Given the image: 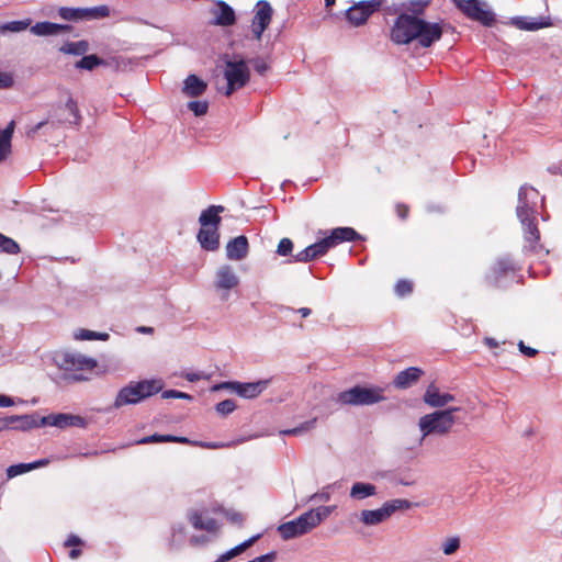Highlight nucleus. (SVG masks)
<instances>
[{
  "instance_id": "1",
  "label": "nucleus",
  "mask_w": 562,
  "mask_h": 562,
  "mask_svg": "<svg viewBox=\"0 0 562 562\" xmlns=\"http://www.w3.org/2000/svg\"><path fill=\"white\" fill-rule=\"evenodd\" d=\"M538 191L530 186H522L518 193V205L516 213L524 227L525 239L529 244L531 250L536 249V245L540 239V233L536 223L535 210Z\"/></svg>"
},
{
  "instance_id": "2",
  "label": "nucleus",
  "mask_w": 562,
  "mask_h": 562,
  "mask_svg": "<svg viewBox=\"0 0 562 562\" xmlns=\"http://www.w3.org/2000/svg\"><path fill=\"white\" fill-rule=\"evenodd\" d=\"M161 390L162 383L160 380L132 381L119 391L113 407L121 408L125 405L138 404Z\"/></svg>"
},
{
  "instance_id": "3",
  "label": "nucleus",
  "mask_w": 562,
  "mask_h": 562,
  "mask_svg": "<svg viewBox=\"0 0 562 562\" xmlns=\"http://www.w3.org/2000/svg\"><path fill=\"white\" fill-rule=\"evenodd\" d=\"M384 400L383 387L359 384L339 392L335 397V402L341 406H371Z\"/></svg>"
},
{
  "instance_id": "4",
  "label": "nucleus",
  "mask_w": 562,
  "mask_h": 562,
  "mask_svg": "<svg viewBox=\"0 0 562 562\" xmlns=\"http://www.w3.org/2000/svg\"><path fill=\"white\" fill-rule=\"evenodd\" d=\"M459 411V407H452L422 416L418 420L422 440L430 435H447L456 423L454 413Z\"/></svg>"
},
{
  "instance_id": "5",
  "label": "nucleus",
  "mask_w": 562,
  "mask_h": 562,
  "mask_svg": "<svg viewBox=\"0 0 562 562\" xmlns=\"http://www.w3.org/2000/svg\"><path fill=\"white\" fill-rule=\"evenodd\" d=\"M224 77L227 81L225 95L229 97L234 91L245 87L250 79V70L244 58L235 56L225 60Z\"/></svg>"
},
{
  "instance_id": "6",
  "label": "nucleus",
  "mask_w": 562,
  "mask_h": 562,
  "mask_svg": "<svg viewBox=\"0 0 562 562\" xmlns=\"http://www.w3.org/2000/svg\"><path fill=\"white\" fill-rule=\"evenodd\" d=\"M422 19L408 13H400L391 29V40L395 44H409L416 38Z\"/></svg>"
},
{
  "instance_id": "7",
  "label": "nucleus",
  "mask_w": 562,
  "mask_h": 562,
  "mask_svg": "<svg viewBox=\"0 0 562 562\" xmlns=\"http://www.w3.org/2000/svg\"><path fill=\"white\" fill-rule=\"evenodd\" d=\"M382 3L383 0H362L356 2L346 10V19L352 26H361L374 12L380 10Z\"/></svg>"
},
{
  "instance_id": "8",
  "label": "nucleus",
  "mask_w": 562,
  "mask_h": 562,
  "mask_svg": "<svg viewBox=\"0 0 562 562\" xmlns=\"http://www.w3.org/2000/svg\"><path fill=\"white\" fill-rule=\"evenodd\" d=\"M58 14L66 21H90L103 19L110 15V9L108 5H99L93 8H68L61 7L58 10Z\"/></svg>"
},
{
  "instance_id": "9",
  "label": "nucleus",
  "mask_w": 562,
  "mask_h": 562,
  "mask_svg": "<svg viewBox=\"0 0 562 562\" xmlns=\"http://www.w3.org/2000/svg\"><path fill=\"white\" fill-rule=\"evenodd\" d=\"M456 7L462 11L468 18L479 21L485 26H492L495 22V14L484 9L485 3L479 0H452Z\"/></svg>"
},
{
  "instance_id": "10",
  "label": "nucleus",
  "mask_w": 562,
  "mask_h": 562,
  "mask_svg": "<svg viewBox=\"0 0 562 562\" xmlns=\"http://www.w3.org/2000/svg\"><path fill=\"white\" fill-rule=\"evenodd\" d=\"M56 362L58 367L65 371L93 370L98 366L95 359L71 351L58 353L56 356Z\"/></svg>"
},
{
  "instance_id": "11",
  "label": "nucleus",
  "mask_w": 562,
  "mask_h": 562,
  "mask_svg": "<svg viewBox=\"0 0 562 562\" xmlns=\"http://www.w3.org/2000/svg\"><path fill=\"white\" fill-rule=\"evenodd\" d=\"M311 518V515H308V512H306L299 516L296 519L281 524L278 527V532L285 541L306 535L315 528Z\"/></svg>"
},
{
  "instance_id": "12",
  "label": "nucleus",
  "mask_w": 562,
  "mask_h": 562,
  "mask_svg": "<svg viewBox=\"0 0 562 562\" xmlns=\"http://www.w3.org/2000/svg\"><path fill=\"white\" fill-rule=\"evenodd\" d=\"M1 430H21L27 431L33 428H38V415L37 414H25V415H11L0 417Z\"/></svg>"
},
{
  "instance_id": "13",
  "label": "nucleus",
  "mask_w": 562,
  "mask_h": 562,
  "mask_svg": "<svg viewBox=\"0 0 562 562\" xmlns=\"http://www.w3.org/2000/svg\"><path fill=\"white\" fill-rule=\"evenodd\" d=\"M40 427L42 426H54L58 428H67V427H80L85 428L87 426V420L79 416L66 413L59 414H50L48 416L40 417L38 416Z\"/></svg>"
},
{
  "instance_id": "14",
  "label": "nucleus",
  "mask_w": 562,
  "mask_h": 562,
  "mask_svg": "<svg viewBox=\"0 0 562 562\" xmlns=\"http://www.w3.org/2000/svg\"><path fill=\"white\" fill-rule=\"evenodd\" d=\"M256 13L251 21V31L256 40H260L265 30L269 26L273 10L266 0H260L256 4Z\"/></svg>"
},
{
  "instance_id": "15",
  "label": "nucleus",
  "mask_w": 562,
  "mask_h": 562,
  "mask_svg": "<svg viewBox=\"0 0 562 562\" xmlns=\"http://www.w3.org/2000/svg\"><path fill=\"white\" fill-rule=\"evenodd\" d=\"M415 35V41H417L418 45L428 48L441 38L442 27L439 23H430L422 19Z\"/></svg>"
},
{
  "instance_id": "16",
  "label": "nucleus",
  "mask_w": 562,
  "mask_h": 562,
  "mask_svg": "<svg viewBox=\"0 0 562 562\" xmlns=\"http://www.w3.org/2000/svg\"><path fill=\"white\" fill-rule=\"evenodd\" d=\"M52 117L60 124L70 123L75 125H78L81 120L77 102L71 97L67 99L64 106L55 109Z\"/></svg>"
},
{
  "instance_id": "17",
  "label": "nucleus",
  "mask_w": 562,
  "mask_h": 562,
  "mask_svg": "<svg viewBox=\"0 0 562 562\" xmlns=\"http://www.w3.org/2000/svg\"><path fill=\"white\" fill-rule=\"evenodd\" d=\"M329 248L325 239H321L305 249L301 250L296 255H293L289 262H310L316 258H319L328 252Z\"/></svg>"
},
{
  "instance_id": "18",
  "label": "nucleus",
  "mask_w": 562,
  "mask_h": 562,
  "mask_svg": "<svg viewBox=\"0 0 562 562\" xmlns=\"http://www.w3.org/2000/svg\"><path fill=\"white\" fill-rule=\"evenodd\" d=\"M510 24L524 31H537L552 25L550 16L528 18L515 16L512 18Z\"/></svg>"
},
{
  "instance_id": "19",
  "label": "nucleus",
  "mask_w": 562,
  "mask_h": 562,
  "mask_svg": "<svg viewBox=\"0 0 562 562\" xmlns=\"http://www.w3.org/2000/svg\"><path fill=\"white\" fill-rule=\"evenodd\" d=\"M424 374V371L417 367H409L398 372L393 379V385L396 389L405 390L418 382Z\"/></svg>"
},
{
  "instance_id": "20",
  "label": "nucleus",
  "mask_w": 562,
  "mask_h": 562,
  "mask_svg": "<svg viewBox=\"0 0 562 562\" xmlns=\"http://www.w3.org/2000/svg\"><path fill=\"white\" fill-rule=\"evenodd\" d=\"M248 251V239L244 235L231 239L226 245V257L229 260H243L247 257Z\"/></svg>"
},
{
  "instance_id": "21",
  "label": "nucleus",
  "mask_w": 562,
  "mask_h": 562,
  "mask_svg": "<svg viewBox=\"0 0 562 562\" xmlns=\"http://www.w3.org/2000/svg\"><path fill=\"white\" fill-rule=\"evenodd\" d=\"M361 236L352 227H337L330 231V234L324 237L328 248H333L344 241H353Z\"/></svg>"
},
{
  "instance_id": "22",
  "label": "nucleus",
  "mask_w": 562,
  "mask_h": 562,
  "mask_svg": "<svg viewBox=\"0 0 562 562\" xmlns=\"http://www.w3.org/2000/svg\"><path fill=\"white\" fill-rule=\"evenodd\" d=\"M239 284V278L234 269L228 266H222L216 272L215 286L218 290H232Z\"/></svg>"
},
{
  "instance_id": "23",
  "label": "nucleus",
  "mask_w": 562,
  "mask_h": 562,
  "mask_svg": "<svg viewBox=\"0 0 562 562\" xmlns=\"http://www.w3.org/2000/svg\"><path fill=\"white\" fill-rule=\"evenodd\" d=\"M423 400L430 407H443L448 403L454 401V395L450 393H440L436 384L431 383L427 387L423 396Z\"/></svg>"
},
{
  "instance_id": "24",
  "label": "nucleus",
  "mask_w": 562,
  "mask_h": 562,
  "mask_svg": "<svg viewBox=\"0 0 562 562\" xmlns=\"http://www.w3.org/2000/svg\"><path fill=\"white\" fill-rule=\"evenodd\" d=\"M269 383L270 380H259L248 383L236 382L235 393L244 398H255L268 387Z\"/></svg>"
},
{
  "instance_id": "25",
  "label": "nucleus",
  "mask_w": 562,
  "mask_h": 562,
  "mask_svg": "<svg viewBox=\"0 0 562 562\" xmlns=\"http://www.w3.org/2000/svg\"><path fill=\"white\" fill-rule=\"evenodd\" d=\"M196 238L201 247L207 251H215L220 247L218 227H201Z\"/></svg>"
},
{
  "instance_id": "26",
  "label": "nucleus",
  "mask_w": 562,
  "mask_h": 562,
  "mask_svg": "<svg viewBox=\"0 0 562 562\" xmlns=\"http://www.w3.org/2000/svg\"><path fill=\"white\" fill-rule=\"evenodd\" d=\"M72 27L68 24H58L48 21L37 22L31 25L30 31L36 36H52L61 32H69Z\"/></svg>"
},
{
  "instance_id": "27",
  "label": "nucleus",
  "mask_w": 562,
  "mask_h": 562,
  "mask_svg": "<svg viewBox=\"0 0 562 562\" xmlns=\"http://www.w3.org/2000/svg\"><path fill=\"white\" fill-rule=\"evenodd\" d=\"M207 89V83L200 79L196 75H189L182 87V92L189 98H198L202 95Z\"/></svg>"
},
{
  "instance_id": "28",
  "label": "nucleus",
  "mask_w": 562,
  "mask_h": 562,
  "mask_svg": "<svg viewBox=\"0 0 562 562\" xmlns=\"http://www.w3.org/2000/svg\"><path fill=\"white\" fill-rule=\"evenodd\" d=\"M225 207L222 205H210L203 210L199 217L201 227H220L222 221L220 213H223Z\"/></svg>"
},
{
  "instance_id": "29",
  "label": "nucleus",
  "mask_w": 562,
  "mask_h": 562,
  "mask_svg": "<svg viewBox=\"0 0 562 562\" xmlns=\"http://www.w3.org/2000/svg\"><path fill=\"white\" fill-rule=\"evenodd\" d=\"M216 4L218 7V10L214 11L216 18L212 24L220 26H231L235 24L236 15L233 8L222 0L217 1Z\"/></svg>"
},
{
  "instance_id": "30",
  "label": "nucleus",
  "mask_w": 562,
  "mask_h": 562,
  "mask_svg": "<svg viewBox=\"0 0 562 562\" xmlns=\"http://www.w3.org/2000/svg\"><path fill=\"white\" fill-rule=\"evenodd\" d=\"M360 521L366 526H376L389 519L384 506L378 509H363L359 516Z\"/></svg>"
},
{
  "instance_id": "31",
  "label": "nucleus",
  "mask_w": 562,
  "mask_h": 562,
  "mask_svg": "<svg viewBox=\"0 0 562 562\" xmlns=\"http://www.w3.org/2000/svg\"><path fill=\"white\" fill-rule=\"evenodd\" d=\"M374 495H376V486L366 482L353 483L349 492L350 498L355 501H362Z\"/></svg>"
},
{
  "instance_id": "32",
  "label": "nucleus",
  "mask_w": 562,
  "mask_h": 562,
  "mask_svg": "<svg viewBox=\"0 0 562 562\" xmlns=\"http://www.w3.org/2000/svg\"><path fill=\"white\" fill-rule=\"evenodd\" d=\"M15 123L11 121L4 130L0 131V162L11 154V138L14 133Z\"/></svg>"
},
{
  "instance_id": "33",
  "label": "nucleus",
  "mask_w": 562,
  "mask_h": 562,
  "mask_svg": "<svg viewBox=\"0 0 562 562\" xmlns=\"http://www.w3.org/2000/svg\"><path fill=\"white\" fill-rule=\"evenodd\" d=\"M259 538H260V535L252 536L251 538L245 540L244 542L237 544L236 547H234L231 550L226 551L225 553L221 554L216 559V561L217 562H227V561L232 560L233 558L241 554L245 550H247L249 547H251Z\"/></svg>"
},
{
  "instance_id": "34",
  "label": "nucleus",
  "mask_w": 562,
  "mask_h": 562,
  "mask_svg": "<svg viewBox=\"0 0 562 562\" xmlns=\"http://www.w3.org/2000/svg\"><path fill=\"white\" fill-rule=\"evenodd\" d=\"M160 442L190 443V440L187 437L154 434V435H150L147 437H143L136 443L137 445H148V443H160Z\"/></svg>"
},
{
  "instance_id": "35",
  "label": "nucleus",
  "mask_w": 562,
  "mask_h": 562,
  "mask_svg": "<svg viewBox=\"0 0 562 562\" xmlns=\"http://www.w3.org/2000/svg\"><path fill=\"white\" fill-rule=\"evenodd\" d=\"M89 43L86 40L78 42L67 41L59 47V52L68 55L83 56L89 50Z\"/></svg>"
},
{
  "instance_id": "36",
  "label": "nucleus",
  "mask_w": 562,
  "mask_h": 562,
  "mask_svg": "<svg viewBox=\"0 0 562 562\" xmlns=\"http://www.w3.org/2000/svg\"><path fill=\"white\" fill-rule=\"evenodd\" d=\"M189 521L196 530L213 531L216 528V521L213 518L203 519L199 512L189 513Z\"/></svg>"
},
{
  "instance_id": "37",
  "label": "nucleus",
  "mask_w": 562,
  "mask_h": 562,
  "mask_svg": "<svg viewBox=\"0 0 562 562\" xmlns=\"http://www.w3.org/2000/svg\"><path fill=\"white\" fill-rule=\"evenodd\" d=\"M109 65V61L95 54L83 55L80 60L75 64L77 69L93 70L95 67Z\"/></svg>"
},
{
  "instance_id": "38",
  "label": "nucleus",
  "mask_w": 562,
  "mask_h": 562,
  "mask_svg": "<svg viewBox=\"0 0 562 562\" xmlns=\"http://www.w3.org/2000/svg\"><path fill=\"white\" fill-rule=\"evenodd\" d=\"M510 271H515L513 260L509 257L499 258L493 267L494 280H498Z\"/></svg>"
},
{
  "instance_id": "39",
  "label": "nucleus",
  "mask_w": 562,
  "mask_h": 562,
  "mask_svg": "<svg viewBox=\"0 0 562 562\" xmlns=\"http://www.w3.org/2000/svg\"><path fill=\"white\" fill-rule=\"evenodd\" d=\"M31 19L19 20V21H10L0 25V32H12L19 33L25 31L29 26L31 27Z\"/></svg>"
},
{
  "instance_id": "40",
  "label": "nucleus",
  "mask_w": 562,
  "mask_h": 562,
  "mask_svg": "<svg viewBox=\"0 0 562 562\" xmlns=\"http://www.w3.org/2000/svg\"><path fill=\"white\" fill-rule=\"evenodd\" d=\"M334 506H319L316 509L308 510V515H311V520L314 526L317 527L324 519H326L334 510Z\"/></svg>"
},
{
  "instance_id": "41",
  "label": "nucleus",
  "mask_w": 562,
  "mask_h": 562,
  "mask_svg": "<svg viewBox=\"0 0 562 562\" xmlns=\"http://www.w3.org/2000/svg\"><path fill=\"white\" fill-rule=\"evenodd\" d=\"M389 518L400 509H408L412 507V503L407 499L396 498L383 504Z\"/></svg>"
},
{
  "instance_id": "42",
  "label": "nucleus",
  "mask_w": 562,
  "mask_h": 562,
  "mask_svg": "<svg viewBox=\"0 0 562 562\" xmlns=\"http://www.w3.org/2000/svg\"><path fill=\"white\" fill-rule=\"evenodd\" d=\"M75 338L78 340H108L109 334L106 333H98L89 329H80L75 334Z\"/></svg>"
},
{
  "instance_id": "43",
  "label": "nucleus",
  "mask_w": 562,
  "mask_h": 562,
  "mask_svg": "<svg viewBox=\"0 0 562 562\" xmlns=\"http://www.w3.org/2000/svg\"><path fill=\"white\" fill-rule=\"evenodd\" d=\"M430 0H411L406 2L405 11L412 12L411 15L418 16L424 13L426 7H428Z\"/></svg>"
},
{
  "instance_id": "44",
  "label": "nucleus",
  "mask_w": 562,
  "mask_h": 562,
  "mask_svg": "<svg viewBox=\"0 0 562 562\" xmlns=\"http://www.w3.org/2000/svg\"><path fill=\"white\" fill-rule=\"evenodd\" d=\"M316 423H317V418L314 417V418H312V419H310L307 422L302 423L297 427L282 430L281 434L282 435H286V436H290V435H301L303 432H306V431L313 429L315 427Z\"/></svg>"
},
{
  "instance_id": "45",
  "label": "nucleus",
  "mask_w": 562,
  "mask_h": 562,
  "mask_svg": "<svg viewBox=\"0 0 562 562\" xmlns=\"http://www.w3.org/2000/svg\"><path fill=\"white\" fill-rule=\"evenodd\" d=\"M135 64H136L135 60H133L131 58L123 57V56L114 57V58H112V61L109 63V65H114V68L117 71H126V70L131 69L132 66Z\"/></svg>"
},
{
  "instance_id": "46",
  "label": "nucleus",
  "mask_w": 562,
  "mask_h": 562,
  "mask_svg": "<svg viewBox=\"0 0 562 562\" xmlns=\"http://www.w3.org/2000/svg\"><path fill=\"white\" fill-rule=\"evenodd\" d=\"M215 409L220 415L226 416L236 409V403L231 398L224 400L216 404Z\"/></svg>"
},
{
  "instance_id": "47",
  "label": "nucleus",
  "mask_w": 562,
  "mask_h": 562,
  "mask_svg": "<svg viewBox=\"0 0 562 562\" xmlns=\"http://www.w3.org/2000/svg\"><path fill=\"white\" fill-rule=\"evenodd\" d=\"M413 292V283L409 280H398L395 284V293L397 296L403 297Z\"/></svg>"
},
{
  "instance_id": "48",
  "label": "nucleus",
  "mask_w": 562,
  "mask_h": 562,
  "mask_svg": "<svg viewBox=\"0 0 562 562\" xmlns=\"http://www.w3.org/2000/svg\"><path fill=\"white\" fill-rule=\"evenodd\" d=\"M293 246V241L290 238L284 237L278 244L277 254L282 257L291 256Z\"/></svg>"
},
{
  "instance_id": "49",
  "label": "nucleus",
  "mask_w": 562,
  "mask_h": 562,
  "mask_svg": "<svg viewBox=\"0 0 562 562\" xmlns=\"http://www.w3.org/2000/svg\"><path fill=\"white\" fill-rule=\"evenodd\" d=\"M31 470H32V465H30V463L13 464L7 469V475L9 479H12L16 475L23 474Z\"/></svg>"
},
{
  "instance_id": "50",
  "label": "nucleus",
  "mask_w": 562,
  "mask_h": 562,
  "mask_svg": "<svg viewBox=\"0 0 562 562\" xmlns=\"http://www.w3.org/2000/svg\"><path fill=\"white\" fill-rule=\"evenodd\" d=\"M188 109L194 113L196 116H202L206 114L209 110V103L206 101H190L188 103Z\"/></svg>"
},
{
  "instance_id": "51",
  "label": "nucleus",
  "mask_w": 562,
  "mask_h": 562,
  "mask_svg": "<svg viewBox=\"0 0 562 562\" xmlns=\"http://www.w3.org/2000/svg\"><path fill=\"white\" fill-rule=\"evenodd\" d=\"M5 240H8L10 243V245H7L5 241H2V239L0 240V251L1 252H5V254H9V255H16L20 252V246L19 244L13 240L12 238L5 236Z\"/></svg>"
},
{
  "instance_id": "52",
  "label": "nucleus",
  "mask_w": 562,
  "mask_h": 562,
  "mask_svg": "<svg viewBox=\"0 0 562 562\" xmlns=\"http://www.w3.org/2000/svg\"><path fill=\"white\" fill-rule=\"evenodd\" d=\"M460 548V539L458 537L448 538L442 543V551L446 555L453 554Z\"/></svg>"
},
{
  "instance_id": "53",
  "label": "nucleus",
  "mask_w": 562,
  "mask_h": 562,
  "mask_svg": "<svg viewBox=\"0 0 562 562\" xmlns=\"http://www.w3.org/2000/svg\"><path fill=\"white\" fill-rule=\"evenodd\" d=\"M251 63L255 71L261 76H263L270 69L269 64L261 57L254 58Z\"/></svg>"
},
{
  "instance_id": "54",
  "label": "nucleus",
  "mask_w": 562,
  "mask_h": 562,
  "mask_svg": "<svg viewBox=\"0 0 562 562\" xmlns=\"http://www.w3.org/2000/svg\"><path fill=\"white\" fill-rule=\"evenodd\" d=\"M162 398H183V400H192V396L188 393H183L177 390H166L161 393Z\"/></svg>"
},
{
  "instance_id": "55",
  "label": "nucleus",
  "mask_w": 562,
  "mask_h": 562,
  "mask_svg": "<svg viewBox=\"0 0 562 562\" xmlns=\"http://www.w3.org/2000/svg\"><path fill=\"white\" fill-rule=\"evenodd\" d=\"M14 85L13 77L8 72L0 71V89H9Z\"/></svg>"
},
{
  "instance_id": "56",
  "label": "nucleus",
  "mask_w": 562,
  "mask_h": 562,
  "mask_svg": "<svg viewBox=\"0 0 562 562\" xmlns=\"http://www.w3.org/2000/svg\"><path fill=\"white\" fill-rule=\"evenodd\" d=\"M276 560H277V552L271 551V552H268L260 557H257L254 560L248 561V562H276Z\"/></svg>"
},
{
  "instance_id": "57",
  "label": "nucleus",
  "mask_w": 562,
  "mask_h": 562,
  "mask_svg": "<svg viewBox=\"0 0 562 562\" xmlns=\"http://www.w3.org/2000/svg\"><path fill=\"white\" fill-rule=\"evenodd\" d=\"M518 349L527 357H535L539 352L537 349L526 346L522 340L518 342Z\"/></svg>"
},
{
  "instance_id": "58",
  "label": "nucleus",
  "mask_w": 562,
  "mask_h": 562,
  "mask_svg": "<svg viewBox=\"0 0 562 562\" xmlns=\"http://www.w3.org/2000/svg\"><path fill=\"white\" fill-rule=\"evenodd\" d=\"M83 541L76 535H70L64 542L65 547H79Z\"/></svg>"
},
{
  "instance_id": "59",
  "label": "nucleus",
  "mask_w": 562,
  "mask_h": 562,
  "mask_svg": "<svg viewBox=\"0 0 562 562\" xmlns=\"http://www.w3.org/2000/svg\"><path fill=\"white\" fill-rule=\"evenodd\" d=\"M236 382L237 381L222 382L220 384L214 385L212 387V391H218V390L226 389V390H231V391L235 392Z\"/></svg>"
},
{
  "instance_id": "60",
  "label": "nucleus",
  "mask_w": 562,
  "mask_h": 562,
  "mask_svg": "<svg viewBox=\"0 0 562 562\" xmlns=\"http://www.w3.org/2000/svg\"><path fill=\"white\" fill-rule=\"evenodd\" d=\"M408 206L403 203H398L396 205V213L401 220H405L408 216Z\"/></svg>"
},
{
  "instance_id": "61",
  "label": "nucleus",
  "mask_w": 562,
  "mask_h": 562,
  "mask_svg": "<svg viewBox=\"0 0 562 562\" xmlns=\"http://www.w3.org/2000/svg\"><path fill=\"white\" fill-rule=\"evenodd\" d=\"M404 8H406V2H402L400 4H393L392 8L387 9V12L389 13H395V14L400 15V13H405L404 12L405 11Z\"/></svg>"
},
{
  "instance_id": "62",
  "label": "nucleus",
  "mask_w": 562,
  "mask_h": 562,
  "mask_svg": "<svg viewBox=\"0 0 562 562\" xmlns=\"http://www.w3.org/2000/svg\"><path fill=\"white\" fill-rule=\"evenodd\" d=\"M14 405V401L12 397L0 394V407H10Z\"/></svg>"
},
{
  "instance_id": "63",
  "label": "nucleus",
  "mask_w": 562,
  "mask_h": 562,
  "mask_svg": "<svg viewBox=\"0 0 562 562\" xmlns=\"http://www.w3.org/2000/svg\"><path fill=\"white\" fill-rule=\"evenodd\" d=\"M47 124V121H42L40 123H37L36 125L32 126L29 131H27V136L29 137H33L42 127H44L45 125Z\"/></svg>"
},
{
  "instance_id": "64",
  "label": "nucleus",
  "mask_w": 562,
  "mask_h": 562,
  "mask_svg": "<svg viewBox=\"0 0 562 562\" xmlns=\"http://www.w3.org/2000/svg\"><path fill=\"white\" fill-rule=\"evenodd\" d=\"M316 498L327 502V501H329L330 495H329V493L322 492V493H315L314 495L311 496V499H316Z\"/></svg>"
}]
</instances>
